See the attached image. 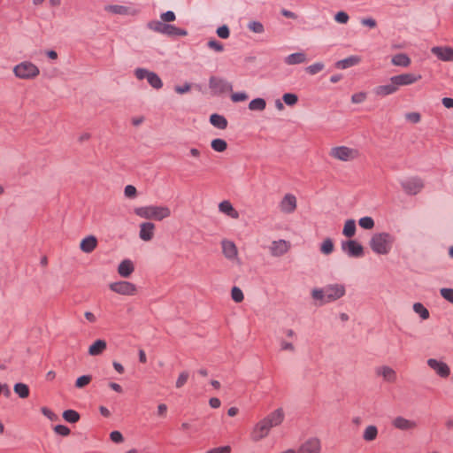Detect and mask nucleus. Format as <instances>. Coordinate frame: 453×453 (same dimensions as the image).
Here are the masks:
<instances>
[{
	"label": "nucleus",
	"instance_id": "obj_1",
	"mask_svg": "<svg viewBox=\"0 0 453 453\" xmlns=\"http://www.w3.org/2000/svg\"><path fill=\"white\" fill-rule=\"evenodd\" d=\"M346 295V287L342 283H330L323 288H314L311 296L318 305L334 303Z\"/></svg>",
	"mask_w": 453,
	"mask_h": 453
},
{
	"label": "nucleus",
	"instance_id": "obj_2",
	"mask_svg": "<svg viewBox=\"0 0 453 453\" xmlns=\"http://www.w3.org/2000/svg\"><path fill=\"white\" fill-rule=\"evenodd\" d=\"M395 236L388 232L374 234L370 240V248L378 255L388 254L394 245Z\"/></svg>",
	"mask_w": 453,
	"mask_h": 453
},
{
	"label": "nucleus",
	"instance_id": "obj_3",
	"mask_svg": "<svg viewBox=\"0 0 453 453\" xmlns=\"http://www.w3.org/2000/svg\"><path fill=\"white\" fill-rule=\"evenodd\" d=\"M134 213L148 220L161 221L171 216V210L165 205H147L135 208Z\"/></svg>",
	"mask_w": 453,
	"mask_h": 453
},
{
	"label": "nucleus",
	"instance_id": "obj_4",
	"mask_svg": "<svg viewBox=\"0 0 453 453\" xmlns=\"http://www.w3.org/2000/svg\"><path fill=\"white\" fill-rule=\"evenodd\" d=\"M329 156L334 160L349 163L358 159L360 151L357 148L340 145L332 147Z\"/></svg>",
	"mask_w": 453,
	"mask_h": 453
},
{
	"label": "nucleus",
	"instance_id": "obj_5",
	"mask_svg": "<svg viewBox=\"0 0 453 453\" xmlns=\"http://www.w3.org/2000/svg\"><path fill=\"white\" fill-rule=\"evenodd\" d=\"M12 72L15 77L21 80H34L40 73L38 66L30 61H23L14 65Z\"/></svg>",
	"mask_w": 453,
	"mask_h": 453
},
{
	"label": "nucleus",
	"instance_id": "obj_6",
	"mask_svg": "<svg viewBox=\"0 0 453 453\" xmlns=\"http://www.w3.org/2000/svg\"><path fill=\"white\" fill-rule=\"evenodd\" d=\"M134 74L139 81L147 80L148 83L155 89H160L163 87L161 78L155 72L138 67L134 69Z\"/></svg>",
	"mask_w": 453,
	"mask_h": 453
},
{
	"label": "nucleus",
	"instance_id": "obj_7",
	"mask_svg": "<svg viewBox=\"0 0 453 453\" xmlns=\"http://www.w3.org/2000/svg\"><path fill=\"white\" fill-rule=\"evenodd\" d=\"M209 88L214 95H221L224 93L231 92L233 85L226 79L211 76L209 79Z\"/></svg>",
	"mask_w": 453,
	"mask_h": 453
},
{
	"label": "nucleus",
	"instance_id": "obj_8",
	"mask_svg": "<svg viewBox=\"0 0 453 453\" xmlns=\"http://www.w3.org/2000/svg\"><path fill=\"white\" fill-rule=\"evenodd\" d=\"M342 250L350 257H361L364 256V248L356 240L342 241Z\"/></svg>",
	"mask_w": 453,
	"mask_h": 453
},
{
	"label": "nucleus",
	"instance_id": "obj_9",
	"mask_svg": "<svg viewBox=\"0 0 453 453\" xmlns=\"http://www.w3.org/2000/svg\"><path fill=\"white\" fill-rule=\"evenodd\" d=\"M271 429L272 427L262 418L255 424L250 432L251 441L255 442L262 441L269 435Z\"/></svg>",
	"mask_w": 453,
	"mask_h": 453
},
{
	"label": "nucleus",
	"instance_id": "obj_10",
	"mask_svg": "<svg viewBox=\"0 0 453 453\" xmlns=\"http://www.w3.org/2000/svg\"><path fill=\"white\" fill-rule=\"evenodd\" d=\"M104 11L110 14L119 16H136L140 11L129 5L107 4L104 7Z\"/></svg>",
	"mask_w": 453,
	"mask_h": 453
},
{
	"label": "nucleus",
	"instance_id": "obj_11",
	"mask_svg": "<svg viewBox=\"0 0 453 453\" xmlns=\"http://www.w3.org/2000/svg\"><path fill=\"white\" fill-rule=\"evenodd\" d=\"M428 367L440 378L446 379L450 374V367L449 365L437 358H428L426 360Z\"/></svg>",
	"mask_w": 453,
	"mask_h": 453
},
{
	"label": "nucleus",
	"instance_id": "obj_12",
	"mask_svg": "<svg viewBox=\"0 0 453 453\" xmlns=\"http://www.w3.org/2000/svg\"><path fill=\"white\" fill-rule=\"evenodd\" d=\"M391 425L394 428L403 432H411L417 429V421L410 418H406L403 416H395L391 420Z\"/></svg>",
	"mask_w": 453,
	"mask_h": 453
},
{
	"label": "nucleus",
	"instance_id": "obj_13",
	"mask_svg": "<svg viewBox=\"0 0 453 453\" xmlns=\"http://www.w3.org/2000/svg\"><path fill=\"white\" fill-rule=\"evenodd\" d=\"M401 186L408 195H417L424 188V183L420 178L411 177L401 180Z\"/></svg>",
	"mask_w": 453,
	"mask_h": 453
},
{
	"label": "nucleus",
	"instance_id": "obj_14",
	"mask_svg": "<svg viewBox=\"0 0 453 453\" xmlns=\"http://www.w3.org/2000/svg\"><path fill=\"white\" fill-rule=\"evenodd\" d=\"M109 288L111 291L124 296H134L137 292L135 285L129 281L112 282Z\"/></svg>",
	"mask_w": 453,
	"mask_h": 453
},
{
	"label": "nucleus",
	"instance_id": "obj_15",
	"mask_svg": "<svg viewBox=\"0 0 453 453\" xmlns=\"http://www.w3.org/2000/svg\"><path fill=\"white\" fill-rule=\"evenodd\" d=\"M421 79V75L411 73H401L398 75L392 76L389 81L394 82L397 88L402 86L411 85Z\"/></svg>",
	"mask_w": 453,
	"mask_h": 453
},
{
	"label": "nucleus",
	"instance_id": "obj_16",
	"mask_svg": "<svg viewBox=\"0 0 453 453\" xmlns=\"http://www.w3.org/2000/svg\"><path fill=\"white\" fill-rule=\"evenodd\" d=\"M321 442L317 437L305 440L298 448L296 453H320Z\"/></svg>",
	"mask_w": 453,
	"mask_h": 453
},
{
	"label": "nucleus",
	"instance_id": "obj_17",
	"mask_svg": "<svg viewBox=\"0 0 453 453\" xmlns=\"http://www.w3.org/2000/svg\"><path fill=\"white\" fill-rule=\"evenodd\" d=\"M222 253L230 261L240 263L238 250L234 242L224 239L221 241Z\"/></svg>",
	"mask_w": 453,
	"mask_h": 453
},
{
	"label": "nucleus",
	"instance_id": "obj_18",
	"mask_svg": "<svg viewBox=\"0 0 453 453\" xmlns=\"http://www.w3.org/2000/svg\"><path fill=\"white\" fill-rule=\"evenodd\" d=\"M375 373L377 376L382 378V380L388 383H395L397 380V373L395 369L389 365H380L375 368Z\"/></svg>",
	"mask_w": 453,
	"mask_h": 453
},
{
	"label": "nucleus",
	"instance_id": "obj_19",
	"mask_svg": "<svg viewBox=\"0 0 453 453\" xmlns=\"http://www.w3.org/2000/svg\"><path fill=\"white\" fill-rule=\"evenodd\" d=\"M268 249L272 256L281 257L289 250L290 243L286 240L273 241L271 242Z\"/></svg>",
	"mask_w": 453,
	"mask_h": 453
},
{
	"label": "nucleus",
	"instance_id": "obj_20",
	"mask_svg": "<svg viewBox=\"0 0 453 453\" xmlns=\"http://www.w3.org/2000/svg\"><path fill=\"white\" fill-rule=\"evenodd\" d=\"M147 27L154 32L173 36V25L165 24L159 20H151L147 24Z\"/></svg>",
	"mask_w": 453,
	"mask_h": 453
},
{
	"label": "nucleus",
	"instance_id": "obj_21",
	"mask_svg": "<svg viewBox=\"0 0 453 453\" xmlns=\"http://www.w3.org/2000/svg\"><path fill=\"white\" fill-rule=\"evenodd\" d=\"M296 198L292 194H286L280 203V210L284 213H292L296 209Z\"/></svg>",
	"mask_w": 453,
	"mask_h": 453
},
{
	"label": "nucleus",
	"instance_id": "obj_22",
	"mask_svg": "<svg viewBox=\"0 0 453 453\" xmlns=\"http://www.w3.org/2000/svg\"><path fill=\"white\" fill-rule=\"evenodd\" d=\"M431 51L441 61H453V48L451 47L435 46L431 49Z\"/></svg>",
	"mask_w": 453,
	"mask_h": 453
},
{
	"label": "nucleus",
	"instance_id": "obj_23",
	"mask_svg": "<svg viewBox=\"0 0 453 453\" xmlns=\"http://www.w3.org/2000/svg\"><path fill=\"white\" fill-rule=\"evenodd\" d=\"M155 224L150 221L140 224L139 237L144 242H150L154 237Z\"/></svg>",
	"mask_w": 453,
	"mask_h": 453
},
{
	"label": "nucleus",
	"instance_id": "obj_24",
	"mask_svg": "<svg viewBox=\"0 0 453 453\" xmlns=\"http://www.w3.org/2000/svg\"><path fill=\"white\" fill-rule=\"evenodd\" d=\"M284 419V411L281 408H279L266 417L264 418V420L273 428L274 426H280Z\"/></svg>",
	"mask_w": 453,
	"mask_h": 453
},
{
	"label": "nucleus",
	"instance_id": "obj_25",
	"mask_svg": "<svg viewBox=\"0 0 453 453\" xmlns=\"http://www.w3.org/2000/svg\"><path fill=\"white\" fill-rule=\"evenodd\" d=\"M219 211L233 219H237L240 216L239 212L228 200H224L219 203Z\"/></svg>",
	"mask_w": 453,
	"mask_h": 453
},
{
	"label": "nucleus",
	"instance_id": "obj_26",
	"mask_svg": "<svg viewBox=\"0 0 453 453\" xmlns=\"http://www.w3.org/2000/svg\"><path fill=\"white\" fill-rule=\"evenodd\" d=\"M283 61L288 65H301L307 62V56L303 51L295 52L285 57Z\"/></svg>",
	"mask_w": 453,
	"mask_h": 453
},
{
	"label": "nucleus",
	"instance_id": "obj_27",
	"mask_svg": "<svg viewBox=\"0 0 453 453\" xmlns=\"http://www.w3.org/2000/svg\"><path fill=\"white\" fill-rule=\"evenodd\" d=\"M398 90L396 85L389 81L388 84L380 85L374 88L373 93L379 96L392 95Z\"/></svg>",
	"mask_w": 453,
	"mask_h": 453
},
{
	"label": "nucleus",
	"instance_id": "obj_28",
	"mask_svg": "<svg viewBox=\"0 0 453 453\" xmlns=\"http://www.w3.org/2000/svg\"><path fill=\"white\" fill-rule=\"evenodd\" d=\"M134 271V265L130 259H124L118 266V273L123 278H128Z\"/></svg>",
	"mask_w": 453,
	"mask_h": 453
},
{
	"label": "nucleus",
	"instance_id": "obj_29",
	"mask_svg": "<svg viewBox=\"0 0 453 453\" xmlns=\"http://www.w3.org/2000/svg\"><path fill=\"white\" fill-rule=\"evenodd\" d=\"M97 245V239L94 235L87 236L80 243L81 250L85 253L92 252Z\"/></svg>",
	"mask_w": 453,
	"mask_h": 453
},
{
	"label": "nucleus",
	"instance_id": "obj_30",
	"mask_svg": "<svg viewBox=\"0 0 453 453\" xmlns=\"http://www.w3.org/2000/svg\"><path fill=\"white\" fill-rule=\"evenodd\" d=\"M107 348V343L104 340L98 339L93 342L88 348V354L90 356H98L102 354Z\"/></svg>",
	"mask_w": 453,
	"mask_h": 453
},
{
	"label": "nucleus",
	"instance_id": "obj_31",
	"mask_svg": "<svg viewBox=\"0 0 453 453\" xmlns=\"http://www.w3.org/2000/svg\"><path fill=\"white\" fill-rule=\"evenodd\" d=\"M361 61L357 56H350L344 59L339 60L335 63V67L338 69H347L349 67L357 65Z\"/></svg>",
	"mask_w": 453,
	"mask_h": 453
},
{
	"label": "nucleus",
	"instance_id": "obj_32",
	"mask_svg": "<svg viewBox=\"0 0 453 453\" xmlns=\"http://www.w3.org/2000/svg\"><path fill=\"white\" fill-rule=\"evenodd\" d=\"M210 123L213 127H215L219 129H221V130L226 129L227 127L226 119L224 116L217 114V113H213L210 116Z\"/></svg>",
	"mask_w": 453,
	"mask_h": 453
},
{
	"label": "nucleus",
	"instance_id": "obj_33",
	"mask_svg": "<svg viewBox=\"0 0 453 453\" xmlns=\"http://www.w3.org/2000/svg\"><path fill=\"white\" fill-rule=\"evenodd\" d=\"M379 434L378 427L374 425L367 426L363 432V439L365 441H372L376 440Z\"/></svg>",
	"mask_w": 453,
	"mask_h": 453
},
{
	"label": "nucleus",
	"instance_id": "obj_34",
	"mask_svg": "<svg viewBox=\"0 0 453 453\" xmlns=\"http://www.w3.org/2000/svg\"><path fill=\"white\" fill-rule=\"evenodd\" d=\"M391 62L395 66L407 67L411 65L410 58L406 54H403V53H399V54L393 56Z\"/></svg>",
	"mask_w": 453,
	"mask_h": 453
},
{
	"label": "nucleus",
	"instance_id": "obj_35",
	"mask_svg": "<svg viewBox=\"0 0 453 453\" xmlns=\"http://www.w3.org/2000/svg\"><path fill=\"white\" fill-rule=\"evenodd\" d=\"M413 311L423 320L428 319L430 317L429 311L421 303H414L412 305Z\"/></svg>",
	"mask_w": 453,
	"mask_h": 453
},
{
	"label": "nucleus",
	"instance_id": "obj_36",
	"mask_svg": "<svg viewBox=\"0 0 453 453\" xmlns=\"http://www.w3.org/2000/svg\"><path fill=\"white\" fill-rule=\"evenodd\" d=\"M319 250L325 256H328V255L332 254L334 250V242L332 241V239L326 238L321 242Z\"/></svg>",
	"mask_w": 453,
	"mask_h": 453
},
{
	"label": "nucleus",
	"instance_id": "obj_37",
	"mask_svg": "<svg viewBox=\"0 0 453 453\" xmlns=\"http://www.w3.org/2000/svg\"><path fill=\"white\" fill-rule=\"evenodd\" d=\"M356 222L354 219H348L343 226L342 234L348 238H351L356 234Z\"/></svg>",
	"mask_w": 453,
	"mask_h": 453
},
{
	"label": "nucleus",
	"instance_id": "obj_38",
	"mask_svg": "<svg viewBox=\"0 0 453 453\" xmlns=\"http://www.w3.org/2000/svg\"><path fill=\"white\" fill-rule=\"evenodd\" d=\"M266 107V102L264 98H256L250 102L249 104V110L250 111H262Z\"/></svg>",
	"mask_w": 453,
	"mask_h": 453
},
{
	"label": "nucleus",
	"instance_id": "obj_39",
	"mask_svg": "<svg viewBox=\"0 0 453 453\" xmlns=\"http://www.w3.org/2000/svg\"><path fill=\"white\" fill-rule=\"evenodd\" d=\"M13 390L20 398H27L29 395V388L25 383H16L13 387Z\"/></svg>",
	"mask_w": 453,
	"mask_h": 453
},
{
	"label": "nucleus",
	"instance_id": "obj_40",
	"mask_svg": "<svg viewBox=\"0 0 453 453\" xmlns=\"http://www.w3.org/2000/svg\"><path fill=\"white\" fill-rule=\"evenodd\" d=\"M211 146L215 151L223 152L226 150L227 143L225 140L217 138L211 141Z\"/></svg>",
	"mask_w": 453,
	"mask_h": 453
},
{
	"label": "nucleus",
	"instance_id": "obj_41",
	"mask_svg": "<svg viewBox=\"0 0 453 453\" xmlns=\"http://www.w3.org/2000/svg\"><path fill=\"white\" fill-rule=\"evenodd\" d=\"M189 376H190V373L188 371H186V370L181 371L179 373V376L175 381V388H181L188 380Z\"/></svg>",
	"mask_w": 453,
	"mask_h": 453
},
{
	"label": "nucleus",
	"instance_id": "obj_42",
	"mask_svg": "<svg viewBox=\"0 0 453 453\" xmlns=\"http://www.w3.org/2000/svg\"><path fill=\"white\" fill-rule=\"evenodd\" d=\"M325 68V65L322 62H316L305 68V72L310 75H315L321 72Z\"/></svg>",
	"mask_w": 453,
	"mask_h": 453
},
{
	"label": "nucleus",
	"instance_id": "obj_43",
	"mask_svg": "<svg viewBox=\"0 0 453 453\" xmlns=\"http://www.w3.org/2000/svg\"><path fill=\"white\" fill-rule=\"evenodd\" d=\"M63 418L67 422L75 423L80 419V415L73 410H67L63 412Z\"/></svg>",
	"mask_w": 453,
	"mask_h": 453
},
{
	"label": "nucleus",
	"instance_id": "obj_44",
	"mask_svg": "<svg viewBox=\"0 0 453 453\" xmlns=\"http://www.w3.org/2000/svg\"><path fill=\"white\" fill-rule=\"evenodd\" d=\"M248 28L255 34H263L265 32V27L259 21L249 22Z\"/></svg>",
	"mask_w": 453,
	"mask_h": 453
},
{
	"label": "nucleus",
	"instance_id": "obj_45",
	"mask_svg": "<svg viewBox=\"0 0 453 453\" xmlns=\"http://www.w3.org/2000/svg\"><path fill=\"white\" fill-rule=\"evenodd\" d=\"M358 224L362 228L370 230L374 226V220L371 217H363L358 220Z\"/></svg>",
	"mask_w": 453,
	"mask_h": 453
},
{
	"label": "nucleus",
	"instance_id": "obj_46",
	"mask_svg": "<svg viewBox=\"0 0 453 453\" xmlns=\"http://www.w3.org/2000/svg\"><path fill=\"white\" fill-rule=\"evenodd\" d=\"M231 297L235 303H241L244 299L242 289L238 287H234L231 289Z\"/></svg>",
	"mask_w": 453,
	"mask_h": 453
},
{
	"label": "nucleus",
	"instance_id": "obj_47",
	"mask_svg": "<svg viewBox=\"0 0 453 453\" xmlns=\"http://www.w3.org/2000/svg\"><path fill=\"white\" fill-rule=\"evenodd\" d=\"M282 100L287 105L293 106L297 103L298 97L296 94L286 93L283 95Z\"/></svg>",
	"mask_w": 453,
	"mask_h": 453
},
{
	"label": "nucleus",
	"instance_id": "obj_48",
	"mask_svg": "<svg viewBox=\"0 0 453 453\" xmlns=\"http://www.w3.org/2000/svg\"><path fill=\"white\" fill-rule=\"evenodd\" d=\"M334 19L336 23L347 24L349 19V16L347 12L341 11L335 13Z\"/></svg>",
	"mask_w": 453,
	"mask_h": 453
},
{
	"label": "nucleus",
	"instance_id": "obj_49",
	"mask_svg": "<svg viewBox=\"0 0 453 453\" xmlns=\"http://www.w3.org/2000/svg\"><path fill=\"white\" fill-rule=\"evenodd\" d=\"M280 350L282 351H288L291 353H294L296 351V347L294 346V344L289 342H287L284 339L280 340Z\"/></svg>",
	"mask_w": 453,
	"mask_h": 453
},
{
	"label": "nucleus",
	"instance_id": "obj_50",
	"mask_svg": "<svg viewBox=\"0 0 453 453\" xmlns=\"http://www.w3.org/2000/svg\"><path fill=\"white\" fill-rule=\"evenodd\" d=\"M441 296L453 304V288H443L440 289Z\"/></svg>",
	"mask_w": 453,
	"mask_h": 453
},
{
	"label": "nucleus",
	"instance_id": "obj_51",
	"mask_svg": "<svg viewBox=\"0 0 453 453\" xmlns=\"http://www.w3.org/2000/svg\"><path fill=\"white\" fill-rule=\"evenodd\" d=\"M91 379L90 375L81 376L76 380L75 386L79 388H84L91 381Z\"/></svg>",
	"mask_w": 453,
	"mask_h": 453
},
{
	"label": "nucleus",
	"instance_id": "obj_52",
	"mask_svg": "<svg viewBox=\"0 0 453 453\" xmlns=\"http://www.w3.org/2000/svg\"><path fill=\"white\" fill-rule=\"evenodd\" d=\"M208 47L217 52H222L224 50V46L221 42L211 39L207 43Z\"/></svg>",
	"mask_w": 453,
	"mask_h": 453
},
{
	"label": "nucleus",
	"instance_id": "obj_53",
	"mask_svg": "<svg viewBox=\"0 0 453 453\" xmlns=\"http://www.w3.org/2000/svg\"><path fill=\"white\" fill-rule=\"evenodd\" d=\"M248 97L249 96L245 92H236L231 95V100L234 103L244 102Z\"/></svg>",
	"mask_w": 453,
	"mask_h": 453
},
{
	"label": "nucleus",
	"instance_id": "obj_54",
	"mask_svg": "<svg viewBox=\"0 0 453 453\" xmlns=\"http://www.w3.org/2000/svg\"><path fill=\"white\" fill-rule=\"evenodd\" d=\"M216 33H217L218 36L222 39H227L230 35V31L226 25H223V26L218 27Z\"/></svg>",
	"mask_w": 453,
	"mask_h": 453
},
{
	"label": "nucleus",
	"instance_id": "obj_55",
	"mask_svg": "<svg viewBox=\"0 0 453 453\" xmlns=\"http://www.w3.org/2000/svg\"><path fill=\"white\" fill-rule=\"evenodd\" d=\"M365 99H366L365 92H358V93L352 95V96H351V102L353 104H361V103L365 102Z\"/></svg>",
	"mask_w": 453,
	"mask_h": 453
},
{
	"label": "nucleus",
	"instance_id": "obj_56",
	"mask_svg": "<svg viewBox=\"0 0 453 453\" xmlns=\"http://www.w3.org/2000/svg\"><path fill=\"white\" fill-rule=\"evenodd\" d=\"M190 89H191V85L189 83H188V82L184 83L181 86H175L174 87V91L177 94H180V95L186 94V93L189 92Z\"/></svg>",
	"mask_w": 453,
	"mask_h": 453
},
{
	"label": "nucleus",
	"instance_id": "obj_57",
	"mask_svg": "<svg viewBox=\"0 0 453 453\" xmlns=\"http://www.w3.org/2000/svg\"><path fill=\"white\" fill-rule=\"evenodd\" d=\"M160 18L162 19V22H172L175 20L176 16L173 12L168 11L166 12L162 13L160 15Z\"/></svg>",
	"mask_w": 453,
	"mask_h": 453
},
{
	"label": "nucleus",
	"instance_id": "obj_58",
	"mask_svg": "<svg viewBox=\"0 0 453 453\" xmlns=\"http://www.w3.org/2000/svg\"><path fill=\"white\" fill-rule=\"evenodd\" d=\"M420 118V114L418 112H408L405 114V119L411 123H418Z\"/></svg>",
	"mask_w": 453,
	"mask_h": 453
},
{
	"label": "nucleus",
	"instance_id": "obj_59",
	"mask_svg": "<svg viewBox=\"0 0 453 453\" xmlns=\"http://www.w3.org/2000/svg\"><path fill=\"white\" fill-rule=\"evenodd\" d=\"M124 193L127 197L134 198L136 196L137 191L134 186L127 185L125 188Z\"/></svg>",
	"mask_w": 453,
	"mask_h": 453
},
{
	"label": "nucleus",
	"instance_id": "obj_60",
	"mask_svg": "<svg viewBox=\"0 0 453 453\" xmlns=\"http://www.w3.org/2000/svg\"><path fill=\"white\" fill-rule=\"evenodd\" d=\"M54 431L63 436H66L70 434V429L64 425H58L54 427Z\"/></svg>",
	"mask_w": 453,
	"mask_h": 453
},
{
	"label": "nucleus",
	"instance_id": "obj_61",
	"mask_svg": "<svg viewBox=\"0 0 453 453\" xmlns=\"http://www.w3.org/2000/svg\"><path fill=\"white\" fill-rule=\"evenodd\" d=\"M110 437H111V440L116 443H120L124 441L123 435L119 431L111 432L110 434Z\"/></svg>",
	"mask_w": 453,
	"mask_h": 453
},
{
	"label": "nucleus",
	"instance_id": "obj_62",
	"mask_svg": "<svg viewBox=\"0 0 453 453\" xmlns=\"http://www.w3.org/2000/svg\"><path fill=\"white\" fill-rule=\"evenodd\" d=\"M231 448L229 446H222L211 449L208 450L206 453H230Z\"/></svg>",
	"mask_w": 453,
	"mask_h": 453
},
{
	"label": "nucleus",
	"instance_id": "obj_63",
	"mask_svg": "<svg viewBox=\"0 0 453 453\" xmlns=\"http://www.w3.org/2000/svg\"><path fill=\"white\" fill-rule=\"evenodd\" d=\"M360 22L363 26L368 27L370 28H374L377 25L376 20L372 18L362 19Z\"/></svg>",
	"mask_w": 453,
	"mask_h": 453
},
{
	"label": "nucleus",
	"instance_id": "obj_64",
	"mask_svg": "<svg viewBox=\"0 0 453 453\" xmlns=\"http://www.w3.org/2000/svg\"><path fill=\"white\" fill-rule=\"evenodd\" d=\"M188 35L187 30L179 28L174 26L173 31V36H186Z\"/></svg>",
	"mask_w": 453,
	"mask_h": 453
}]
</instances>
